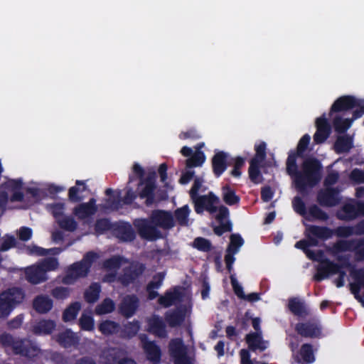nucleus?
I'll return each instance as SVG.
<instances>
[{
  "mask_svg": "<svg viewBox=\"0 0 364 364\" xmlns=\"http://www.w3.org/2000/svg\"><path fill=\"white\" fill-rule=\"evenodd\" d=\"M287 172L294 177L296 188L301 191L307 187H314L321 180L322 164L315 157L305 159L301 164V171L298 170V166L294 155L288 156Z\"/></svg>",
  "mask_w": 364,
  "mask_h": 364,
  "instance_id": "1",
  "label": "nucleus"
},
{
  "mask_svg": "<svg viewBox=\"0 0 364 364\" xmlns=\"http://www.w3.org/2000/svg\"><path fill=\"white\" fill-rule=\"evenodd\" d=\"M0 343L4 348H11L14 355L29 359L37 357L40 348L28 338H15L12 335L4 333L0 335Z\"/></svg>",
  "mask_w": 364,
  "mask_h": 364,
  "instance_id": "2",
  "label": "nucleus"
},
{
  "mask_svg": "<svg viewBox=\"0 0 364 364\" xmlns=\"http://www.w3.org/2000/svg\"><path fill=\"white\" fill-rule=\"evenodd\" d=\"M98 257L97 253L93 251L86 252L80 261L75 262L68 267L63 278V282L70 284L80 278L86 277L90 273L93 263Z\"/></svg>",
  "mask_w": 364,
  "mask_h": 364,
  "instance_id": "3",
  "label": "nucleus"
},
{
  "mask_svg": "<svg viewBox=\"0 0 364 364\" xmlns=\"http://www.w3.org/2000/svg\"><path fill=\"white\" fill-rule=\"evenodd\" d=\"M24 291L19 287H12L0 294V318H6L14 309L23 302Z\"/></svg>",
  "mask_w": 364,
  "mask_h": 364,
  "instance_id": "4",
  "label": "nucleus"
},
{
  "mask_svg": "<svg viewBox=\"0 0 364 364\" xmlns=\"http://www.w3.org/2000/svg\"><path fill=\"white\" fill-rule=\"evenodd\" d=\"M338 274V277L335 280L336 286L341 288L344 286L346 272L342 269L341 265L328 259H325L321 261V264L317 267L314 279L316 282H321L330 274Z\"/></svg>",
  "mask_w": 364,
  "mask_h": 364,
  "instance_id": "5",
  "label": "nucleus"
},
{
  "mask_svg": "<svg viewBox=\"0 0 364 364\" xmlns=\"http://www.w3.org/2000/svg\"><path fill=\"white\" fill-rule=\"evenodd\" d=\"M245 341L249 350L243 348L240 350V364H255L251 359L250 350L262 352L267 348L268 341L263 339L262 332H251L247 334Z\"/></svg>",
  "mask_w": 364,
  "mask_h": 364,
  "instance_id": "6",
  "label": "nucleus"
},
{
  "mask_svg": "<svg viewBox=\"0 0 364 364\" xmlns=\"http://www.w3.org/2000/svg\"><path fill=\"white\" fill-rule=\"evenodd\" d=\"M355 108L353 112V119H358L364 114V102L352 95L338 97L331 105L330 114L348 111Z\"/></svg>",
  "mask_w": 364,
  "mask_h": 364,
  "instance_id": "7",
  "label": "nucleus"
},
{
  "mask_svg": "<svg viewBox=\"0 0 364 364\" xmlns=\"http://www.w3.org/2000/svg\"><path fill=\"white\" fill-rule=\"evenodd\" d=\"M133 225L142 239L154 241L162 237L161 232L152 223L150 216L148 218H140L134 219Z\"/></svg>",
  "mask_w": 364,
  "mask_h": 364,
  "instance_id": "8",
  "label": "nucleus"
},
{
  "mask_svg": "<svg viewBox=\"0 0 364 364\" xmlns=\"http://www.w3.org/2000/svg\"><path fill=\"white\" fill-rule=\"evenodd\" d=\"M168 350L174 364H192L188 349L182 338H173L168 343Z\"/></svg>",
  "mask_w": 364,
  "mask_h": 364,
  "instance_id": "9",
  "label": "nucleus"
},
{
  "mask_svg": "<svg viewBox=\"0 0 364 364\" xmlns=\"http://www.w3.org/2000/svg\"><path fill=\"white\" fill-rule=\"evenodd\" d=\"M194 210L197 214H203L206 210L210 214L215 213L218 210L217 204L220 203L219 198L213 192L207 195L200 196L193 200Z\"/></svg>",
  "mask_w": 364,
  "mask_h": 364,
  "instance_id": "10",
  "label": "nucleus"
},
{
  "mask_svg": "<svg viewBox=\"0 0 364 364\" xmlns=\"http://www.w3.org/2000/svg\"><path fill=\"white\" fill-rule=\"evenodd\" d=\"M316 200L322 207H335L341 201L340 190L334 187L321 189L317 193Z\"/></svg>",
  "mask_w": 364,
  "mask_h": 364,
  "instance_id": "11",
  "label": "nucleus"
},
{
  "mask_svg": "<svg viewBox=\"0 0 364 364\" xmlns=\"http://www.w3.org/2000/svg\"><path fill=\"white\" fill-rule=\"evenodd\" d=\"M146 270V265L141 262L132 264L124 269L123 274L119 277L118 280L122 286L127 287L134 284Z\"/></svg>",
  "mask_w": 364,
  "mask_h": 364,
  "instance_id": "12",
  "label": "nucleus"
},
{
  "mask_svg": "<svg viewBox=\"0 0 364 364\" xmlns=\"http://www.w3.org/2000/svg\"><path fill=\"white\" fill-rule=\"evenodd\" d=\"M294 329L299 336L304 338H318L322 334L321 326L316 319L297 323Z\"/></svg>",
  "mask_w": 364,
  "mask_h": 364,
  "instance_id": "13",
  "label": "nucleus"
},
{
  "mask_svg": "<svg viewBox=\"0 0 364 364\" xmlns=\"http://www.w3.org/2000/svg\"><path fill=\"white\" fill-rule=\"evenodd\" d=\"M150 219L156 228L168 230L175 226V221L171 212L164 210H154L150 214Z\"/></svg>",
  "mask_w": 364,
  "mask_h": 364,
  "instance_id": "14",
  "label": "nucleus"
},
{
  "mask_svg": "<svg viewBox=\"0 0 364 364\" xmlns=\"http://www.w3.org/2000/svg\"><path fill=\"white\" fill-rule=\"evenodd\" d=\"M139 306V299L135 294L126 295L119 305V313L126 318L132 317Z\"/></svg>",
  "mask_w": 364,
  "mask_h": 364,
  "instance_id": "15",
  "label": "nucleus"
},
{
  "mask_svg": "<svg viewBox=\"0 0 364 364\" xmlns=\"http://www.w3.org/2000/svg\"><path fill=\"white\" fill-rule=\"evenodd\" d=\"M306 237H309L319 243V240L326 241L333 236V230L326 226L309 225L306 228Z\"/></svg>",
  "mask_w": 364,
  "mask_h": 364,
  "instance_id": "16",
  "label": "nucleus"
},
{
  "mask_svg": "<svg viewBox=\"0 0 364 364\" xmlns=\"http://www.w3.org/2000/svg\"><path fill=\"white\" fill-rule=\"evenodd\" d=\"M306 239L301 240L296 242L295 247L301 250L306 257L313 261H319L323 256V252L321 250L314 252L309 249L310 247H316L318 245L315 240L306 237Z\"/></svg>",
  "mask_w": 364,
  "mask_h": 364,
  "instance_id": "17",
  "label": "nucleus"
},
{
  "mask_svg": "<svg viewBox=\"0 0 364 364\" xmlns=\"http://www.w3.org/2000/svg\"><path fill=\"white\" fill-rule=\"evenodd\" d=\"M154 175L153 176H147L144 181L143 185L144 186L139 192L138 196L141 199H146L145 204L146 206H151L155 203V190L156 184L154 181Z\"/></svg>",
  "mask_w": 364,
  "mask_h": 364,
  "instance_id": "18",
  "label": "nucleus"
},
{
  "mask_svg": "<svg viewBox=\"0 0 364 364\" xmlns=\"http://www.w3.org/2000/svg\"><path fill=\"white\" fill-rule=\"evenodd\" d=\"M113 235L122 242H132L136 238V233L127 222L114 223Z\"/></svg>",
  "mask_w": 364,
  "mask_h": 364,
  "instance_id": "19",
  "label": "nucleus"
},
{
  "mask_svg": "<svg viewBox=\"0 0 364 364\" xmlns=\"http://www.w3.org/2000/svg\"><path fill=\"white\" fill-rule=\"evenodd\" d=\"M97 211L96 200L91 198L87 203H81L76 205L73 210V213L78 220H85L94 215Z\"/></svg>",
  "mask_w": 364,
  "mask_h": 364,
  "instance_id": "20",
  "label": "nucleus"
},
{
  "mask_svg": "<svg viewBox=\"0 0 364 364\" xmlns=\"http://www.w3.org/2000/svg\"><path fill=\"white\" fill-rule=\"evenodd\" d=\"M183 296V294L181 291V287H174L166 290L164 295L160 296L158 299V303L165 308H168L176 302L181 301Z\"/></svg>",
  "mask_w": 364,
  "mask_h": 364,
  "instance_id": "21",
  "label": "nucleus"
},
{
  "mask_svg": "<svg viewBox=\"0 0 364 364\" xmlns=\"http://www.w3.org/2000/svg\"><path fill=\"white\" fill-rule=\"evenodd\" d=\"M316 131L314 135V140L316 144L323 143L331 134V126L327 119L323 115L316 120Z\"/></svg>",
  "mask_w": 364,
  "mask_h": 364,
  "instance_id": "22",
  "label": "nucleus"
},
{
  "mask_svg": "<svg viewBox=\"0 0 364 364\" xmlns=\"http://www.w3.org/2000/svg\"><path fill=\"white\" fill-rule=\"evenodd\" d=\"M186 309L183 305L165 314V320L171 328L180 326L186 319Z\"/></svg>",
  "mask_w": 364,
  "mask_h": 364,
  "instance_id": "23",
  "label": "nucleus"
},
{
  "mask_svg": "<svg viewBox=\"0 0 364 364\" xmlns=\"http://www.w3.org/2000/svg\"><path fill=\"white\" fill-rule=\"evenodd\" d=\"M229 155L223 151L215 152L212 158V168L215 177H220L228 168Z\"/></svg>",
  "mask_w": 364,
  "mask_h": 364,
  "instance_id": "24",
  "label": "nucleus"
},
{
  "mask_svg": "<svg viewBox=\"0 0 364 364\" xmlns=\"http://www.w3.org/2000/svg\"><path fill=\"white\" fill-rule=\"evenodd\" d=\"M148 331L159 338H165L167 336L166 324L162 318L154 314L147 320Z\"/></svg>",
  "mask_w": 364,
  "mask_h": 364,
  "instance_id": "25",
  "label": "nucleus"
},
{
  "mask_svg": "<svg viewBox=\"0 0 364 364\" xmlns=\"http://www.w3.org/2000/svg\"><path fill=\"white\" fill-rule=\"evenodd\" d=\"M360 215L359 210V201L356 204L350 203H345L340 211L336 214L338 219L342 220H352Z\"/></svg>",
  "mask_w": 364,
  "mask_h": 364,
  "instance_id": "26",
  "label": "nucleus"
},
{
  "mask_svg": "<svg viewBox=\"0 0 364 364\" xmlns=\"http://www.w3.org/2000/svg\"><path fill=\"white\" fill-rule=\"evenodd\" d=\"M56 327V323L50 319H41L36 322L31 328L36 336L50 335Z\"/></svg>",
  "mask_w": 364,
  "mask_h": 364,
  "instance_id": "27",
  "label": "nucleus"
},
{
  "mask_svg": "<svg viewBox=\"0 0 364 364\" xmlns=\"http://www.w3.org/2000/svg\"><path fill=\"white\" fill-rule=\"evenodd\" d=\"M144 350L149 360L152 364H159L161 359L160 347L154 341H146L144 343Z\"/></svg>",
  "mask_w": 364,
  "mask_h": 364,
  "instance_id": "28",
  "label": "nucleus"
},
{
  "mask_svg": "<svg viewBox=\"0 0 364 364\" xmlns=\"http://www.w3.org/2000/svg\"><path fill=\"white\" fill-rule=\"evenodd\" d=\"M55 341L60 346L65 348L75 346L79 343L77 336L70 329H66L56 335Z\"/></svg>",
  "mask_w": 364,
  "mask_h": 364,
  "instance_id": "29",
  "label": "nucleus"
},
{
  "mask_svg": "<svg viewBox=\"0 0 364 364\" xmlns=\"http://www.w3.org/2000/svg\"><path fill=\"white\" fill-rule=\"evenodd\" d=\"M26 279L31 284H38L47 280V277L39 265L26 269Z\"/></svg>",
  "mask_w": 364,
  "mask_h": 364,
  "instance_id": "30",
  "label": "nucleus"
},
{
  "mask_svg": "<svg viewBox=\"0 0 364 364\" xmlns=\"http://www.w3.org/2000/svg\"><path fill=\"white\" fill-rule=\"evenodd\" d=\"M105 194L108 196H111L113 194V190L112 188H107ZM122 208L121 191H118L117 193L112 197H109L105 200L104 208L110 211H117Z\"/></svg>",
  "mask_w": 364,
  "mask_h": 364,
  "instance_id": "31",
  "label": "nucleus"
},
{
  "mask_svg": "<svg viewBox=\"0 0 364 364\" xmlns=\"http://www.w3.org/2000/svg\"><path fill=\"white\" fill-rule=\"evenodd\" d=\"M53 306V302L48 296H37L33 301V307L39 314H46L50 311Z\"/></svg>",
  "mask_w": 364,
  "mask_h": 364,
  "instance_id": "32",
  "label": "nucleus"
},
{
  "mask_svg": "<svg viewBox=\"0 0 364 364\" xmlns=\"http://www.w3.org/2000/svg\"><path fill=\"white\" fill-rule=\"evenodd\" d=\"M288 309L294 315L297 316H305L309 314L305 303L296 297L289 299Z\"/></svg>",
  "mask_w": 364,
  "mask_h": 364,
  "instance_id": "33",
  "label": "nucleus"
},
{
  "mask_svg": "<svg viewBox=\"0 0 364 364\" xmlns=\"http://www.w3.org/2000/svg\"><path fill=\"white\" fill-rule=\"evenodd\" d=\"M352 147V138L348 135L338 136L334 144V149L337 154L348 152Z\"/></svg>",
  "mask_w": 364,
  "mask_h": 364,
  "instance_id": "34",
  "label": "nucleus"
},
{
  "mask_svg": "<svg viewBox=\"0 0 364 364\" xmlns=\"http://www.w3.org/2000/svg\"><path fill=\"white\" fill-rule=\"evenodd\" d=\"M101 286L97 282H92L84 292V299L88 304L95 303L100 297Z\"/></svg>",
  "mask_w": 364,
  "mask_h": 364,
  "instance_id": "35",
  "label": "nucleus"
},
{
  "mask_svg": "<svg viewBox=\"0 0 364 364\" xmlns=\"http://www.w3.org/2000/svg\"><path fill=\"white\" fill-rule=\"evenodd\" d=\"M114 223H112L110 219L102 218L97 219L94 224V230L96 235H101L107 231H112Z\"/></svg>",
  "mask_w": 364,
  "mask_h": 364,
  "instance_id": "36",
  "label": "nucleus"
},
{
  "mask_svg": "<svg viewBox=\"0 0 364 364\" xmlns=\"http://www.w3.org/2000/svg\"><path fill=\"white\" fill-rule=\"evenodd\" d=\"M353 277L355 283H351L350 291L355 295L356 299H358V294L360 291L361 287L364 288V269L355 270L353 273Z\"/></svg>",
  "mask_w": 364,
  "mask_h": 364,
  "instance_id": "37",
  "label": "nucleus"
},
{
  "mask_svg": "<svg viewBox=\"0 0 364 364\" xmlns=\"http://www.w3.org/2000/svg\"><path fill=\"white\" fill-rule=\"evenodd\" d=\"M222 198L223 201L230 206L237 205L240 201V198L236 195L235 190L228 185L223 186Z\"/></svg>",
  "mask_w": 364,
  "mask_h": 364,
  "instance_id": "38",
  "label": "nucleus"
},
{
  "mask_svg": "<svg viewBox=\"0 0 364 364\" xmlns=\"http://www.w3.org/2000/svg\"><path fill=\"white\" fill-rule=\"evenodd\" d=\"M355 119H353V116L351 119H343L340 116L335 117L333 119V125L335 131L339 134L346 132Z\"/></svg>",
  "mask_w": 364,
  "mask_h": 364,
  "instance_id": "39",
  "label": "nucleus"
},
{
  "mask_svg": "<svg viewBox=\"0 0 364 364\" xmlns=\"http://www.w3.org/2000/svg\"><path fill=\"white\" fill-rule=\"evenodd\" d=\"M120 328L118 323L105 320L101 322L98 326L99 331L105 336H110L117 333Z\"/></svg>",
  "mask_w": 364,
  "mask_h": 364,
  "instance_id": "40",
  "label": "nucleus"
},
{
  "mask_svg": "<svg viewBox=\"0 0 364 364\" xmlns=\"http://www.w3.org/2000/svg\"><path fill=\"white\" fill-rule=\"evenodd\" d=\"M58 226L65 231L74 232L77 228V223L71 215H64L56 222Z\"/></svg>",
  "mask_w": 364,
  "mask_h": 364,
  "instance_id": "41",
  "label": "nucleus"
},
{
  "mask_svg": "<svg viewBox=\"0 0 364 364\" xmlns=\"http://www.w3.org/2000/svg\"><path fill=\"white\" fill-rule=\"evenodd\" d=\"M80 309L81 304L79 301L72 303L64 310L63 313V320L65 322H68L75 319Z\"/></svg>",
  "mask_w": 364,
  "mask_h": 364,
  "instance_id": "42",
  "label": "nucleus"
},
{
  "mask_svg": "<svg viewBox=\"0 0 364 364\" xmlns=\"http://www.w3.org/2000/svg\"><path fill=\"white\" fill-rule=\"evenodd\" d=\"M190 212L191 210L188 205H185L175 210L174 216L179 225L187 226L188 225Z\"/></svg>",
  "mask_w": 364,
  "mask_h": 364,
  "instance_id": "43",
  "label": "nucleus"
},
{
  "mask_svg": "<svg viewBox=\"0 0 364 364\" xmlns=\"http://www.w3.org/2000/svg\"><path fill=\"white\" fill-rule=\"evenodd\" d=\"M311 140V137L308 134H304L299 141V143L297 144L296 151H290L289 153V156L294 155L295 159L296 160L297 157H304V153L306 151V150L308 148V146Z\"/></svg>",
  "mask_w": 364,
  "mask_h": 364,
  "instance_id": "44",
  "label": "nucleus"
},
{
  "mask_svg": "<svg viewBox=\"0 0 364 364\" xmlns=\"http://www.w3.org/2000/svg\"><path fill=\"white\" fill-rule=\"evenodd\" d=\"M299 355H301L304 363L310 364L315 361L313 346L310 343H304L300 348Z\"/></svg>",
  "mask_w": 364,
  "mask_h": 364,
  "instance_id": "45",
  "label": "nucleus"
},
{
  "mask_svg": "<svg viewBox=\"0 0 364 364\" xmlns=\"http://www.w3.org/2000/svg\"><path fill=\"white\" fill-rule=\"evenodd\" d=\"M115 309V303L110 298L105 299L101 304L95 308V313L97 315H104L112 313Z\"/></svg>",
  "mask_w": 364,
  "mask_h": 364,
  "instance_id": "46",
  "label": "nucleus"
},
{
  "mask_svg": "<svg viewBox=\"0 0 364 364\" xmlns=\"http://www.w3.org/2000/svg\"><path fill=\"white\" fill-rule=\"evenodd\" d=\"M47 210L52 214L55 221L63 217L65 205L64 203H53L48 204L46 206Z\"/></svg>",
  "mask_w": 364,
  "mask_h": 364,
  "instance_id": "47",
  "label": "nucleus"
},
{
  "mask_svg": "<svg viewBox=\"0 0 364 364\" xmlns=\"http://www.w3.org/2000/svg\"><path fill=\"white\" fill-rule=\"evenodd\" d=\"M205 161V156L204 153L201 151H197L186 160V165L188 168L200 166Z\"/></svg>",
  "mask_w": 364,
  "mask_h": 364,
  "instance_id": "48",
  "label": "nucleus"
},
{
  "mask_svg": "<svg viewBox=\"0 0 364 364\" xmlns=\"http://www.w3.org/2000/svg\"><path fill=\"white\" fill-rule=\"evenodd\" d=\"M122 260V257L119 255L112 256L103 262L102 267L106 270L117 271L120 268Z\"/></svg>",
  "mask_w": 364,
  "mask_h": 364,
  "instance_id": "49",
  "label": "nucleus"
},
{
  "mask_svg": "<svg viewBox=\"0 0 364 364\" xmlns=\"http://www.w3.org/2000/svg\"><path fill=\"white\" fill-rule=\"evenodd\" d=\"M230 243L226 252L237 253L244 244V240L240 234H232L230 237Z\"/></svg>",
  "mask_w": 364,
  "mask_h": 364,
  "instance_id": "50",
  "label": "nucleus"
},
{
  "mask_svg": "<svg viewBox=\"0 0 364 364\" xmlns=\"http://www.w3.org/2000/svg\"><path fill=\"white\" fill-rule=\"evenodd\" d=\"M308 214L313 220L326 221L329 218L328 213L315 204L309 208Z\"/></svg>",
  "mask_w": 364,
  "mask_h": 364,
  "instance_id": "51",
  "label": "nucleus"
},
{
  "mask_svg": "<svg viewBox=\"0 0 364 364\" xmlns=\"http://www.w3.org/2000/svg\"><path fill=\"white\" fill-rule=\"evenodd\" d=\"M139 328L140 324L138 321L128 322L124 326V328L122 330L123 336L128 338H133L137 334Z\"/></svg>",
  "mask_w": 364,
  "mask_h": 364,
  "instance_id": "52",
  "label": "nucleus"
},
{
  "mask_svg": "<svg viewBox=\"0 0 364 364\" xmlns=\"http://www.w3.org/2000/svg\"><path fill=\"white\" fill-rule=\"evenodd\" d=\"M193 247L199 251L208 252H210L213 247L210 241L202 237H198L193 242Z\"/></svg>",
  "mask_w": 364,
  "mask_h": 364,
  "instance_id": "53",
  "label": "nucleus"
},
{
  "mask_svg": "<svg viewBox=\"0 0 364 364\" xmlns=\"http://www.w3.org/2000/svg\"><path fill=\"white\" fill-rule=\"evenodd\" d=\"M292 206L294 210L296 213L304 217L308 220H311V219L306 215L308 212L306 211V205L299 196H296L292 200Z\"/></svg>",
  "mask_w": 364,
  "mask_h": 364,
  "instance_id": "54",
  "label": "nucleus"
},
{
  "mask_svg": "<svg viewBox=\"0 0 364 364\" xmlns=\"http://www.w3.org/2000/svg\"><path fill=\"white\" fill-rule=\"evenodd\" d=\"M165 277V272H158L155 274L153 276L152 280L150 281L146 285V290L159 289L162 286Z\"/></svg>",
  "mask_w": 364,
  "mask_h": 364,
  "instance_id": "55",
  "label": "nucleus"
},
{
  "mask_svg": "<svg viewBox=\"0 0 364 364\" xmlns=\"http://www.w3.org/2000/svg\"><path fill=\"white\" fill-rule=\"evenodd\" d=\"M79 325L82 330L91 331L94 329V318L91 315L82 314L79 319Z\"/></svg>",
  "mask_w": 364,
  "mask_h": 364,
  "instance_id": "56",
  "label": "nucleus"
},
{
  "mask_svg": "<svg viewBox=\"0 0 364 364\" xmlns=\"http://www.w3.org/2000/svg\"><path fill=\"white\" fill-rule=\"evenodd\" d=\"M354 240L352 251L355 252L357 260H364V237Z\"/></svg>",
  "mask_w": 364,
  "mask_h": 364,
  "instance_id": "57",
  "label": "nucleus"
},
{
  "mask_svg": "<svg viewBox=\"0 0 364 364\" xmlns=\"http://www.w3.org/2000/svg\"><path fill=\"white\" fill-rule=\"evenodd\" d=\"M219 225L213 228V232L218 236L232 230V224L230 220L218 222Z\"/></svg>",
  "mask_w": 364,
  "mask_h": 364,
  "instance_id": "58",
  "label": "nucleus"
},
{
  "mask_svg": "<svg viewBox=\"0 0 364 364\" xmlns=\"http://www.w3.org/2000/svg\"><path fill=\"white\" fill-rule=\"evenodd\" d=\"M46 274L48 271H53L58 267L59 263L56 258L49 257L38 264Z\"/></svg>",
  "mask_w": 364,
  "mask_h": 364,
  "instance_id": "59",
  "label": "nucleus"
},
{
  "mask_svg": "<svg viewBox=\"0 0 364 364\" xmlns=\"http://www.w3.org/2000/svg\"><path fill=\"white\" fill-rule=\"evenodd\" d=\"M354 242V240H339L333 245V248L336 252L352 251V245Z\"/></svg>",
  "mask_w": 364,
  "mask_h": 364,
  "instance_id": "60",
  "label": "nucleus"
},
{
  "mask_svg": "<svg viewBox=\"0 0 364 364\" xmlns=\"http://www.w3.org/2000/svg\"><path fill=\"white\" fill-rule=\"evenodd\" d=\"M333 230V235L338 237H348L355 235L353 226H338Z\"/></svg>",
  "mask_w": 364,
  "mask_h": 364,
  "instance_id": "61",
  "label": "nucleus"
},
{
  "mask_svg": "<svg viewBox=\"0 0 364 364\" xmlns=\"http://www.w3.org/2000/svg\"><path fill=\"white\" fill-rule=\"evenodd\" d=\"M245 159L241 156H237L235 159V163L232 170L231 171V176L235 178H240L241 176L242 172L240 169L245 165Z\"/></svg>",
  "mask_w": 364,
  "mask_h": 364,
  "instance_id": "62",
  "label": "nucleus"
},
{
  "mask_svg": "<svg viewBox=\"0 0 364 364\" xmlns=\"http://www.w3.org/2000/svg\"><path fill=\"white\" fill-rule=\"evenodd\" d=\"M248 173L250 181L255 184H258L262 182L263 177L260 171V168L250 166Z\"/></svg>",
  "mask_w": 364,
  "mask_h": 364,
  "instance_id": "63",
  "label": "nucleus"
},
{
  "mask_svg": "<svg viewBox=\"0 0 364 364\" xmlns=\"http://www.w3.org/2000/svg\"><path fill=\"white\" fill-rule=\"evenodd\" d=\"M230 279L234 293L238 298L243 299L245 296V294L244 293L242 287L238 283L234 274H231Z\"/></svg>",
  "mask_w": 364,
  "mask_h": 364,
  "instance_id": "64",
  "label": "nucleus"
}]
</instances>
